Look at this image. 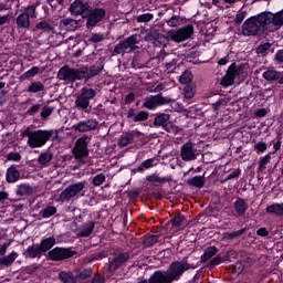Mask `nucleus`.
<instances>
[{
	"label": "nucleus",
	"mask_w": 283,
	"mask_h": 283,
	"mask_svg": "<svg viewBox=\"0 0 283 283\" xmlns=\"http://www.w3.org/2000/svg\"><path fill=\"white\" fill-rule=\"evenodd\" d=\"M269 30L264 11L248 18L241 25V34L243 36H264Z\"/></svg>",
	"instance_id": "obj_1"
},
{
	"label": "nucleus",
	"mask_w": 283,
	"mask_h": 283,
	"mask_svg": "<svg viewBox=\"0 0 283 283\" xmlns=\"http://www.w3.org/2000/svg\"><path fill=\"white\" fill-rule=\"evenodd\" d=\"M54 134H56V130L54 129L33 130L32 128L27 127L24 130H21L20 136L21 138H28L27 145H29L31 149H39L44 147V145H48V142L54 136Z\"/></svg>",
	"instance_id": "obj_2"
},
{
	"label": "nucleus",
	"mask_w": 283,
	"mask_h": 283,
	"mask_svg": "<svg viewBox=\"0 0 283 283\" xmlns=\"http://www.w3.org/2000/svg\"><path fill=\"white\" fill-rule=\"evenodd\" d=\"M94 98H96V90L87 86L82 87L80 94L75 97L74 109L83 114H90L92 112L91 103Z\"/></svg>",
	"instance_id": "obj_3"
},
{
	"label": "nucleus",
	"mask_w": 283,
	"mask_h": 283,
	"mask_svg": "<svg viewBox=\"0 0 283 283\" xmlns=\"http://www.w3.org/2000/svg\"><path fill=\"white\" fill-rule=\"evenodd\" d=\"M178 281L180 279H178L174 263H170L167 270H156L148 279V283H174Z\"/></svg>",
	"instance_id": "obj_4"
},
{
	"label": "nucleus",
	"mask_w": 283,
	"mask_h": 283,
	"mask_svg": "<svg viewBox=\"0 0 283 283\" xmlns=\"http://www.w3.org/2000/svg\"><path fill=\"white\" fill-rule=\"evenodd\" d=\"M59 81H65V83H76V81L85 80V72L82 69L70 67L65 64L57 72Z\"/></svg>",
	"instance_id": "obj_5"
},
{
	"label": "nucleus",
	"mask_w": 283,
	"mask_h": 283,
	"mask_svg": "<svg viewBox=\"0 0 283 283\" xmlns=\"http://www.w3.org/2000/svg\"><path fill=\"white\" fill-rule=\"evenodd\" d=\"M113 259L109 260L108 263V272L109 273H116L118 269H122V266H125L127 262H129L130 253L123 250V248H116L113 250Z\"/></svg>",
	"instance_id": "obj_6"
},
{
	"label": "nucleus",
	"mask_w": 283,
	"mask_h": 283,
	"mask_svg": "<svg viewBox=\"0 0 283 283\" xmlns=\"http://www.w3.org/2000/svg\"><path fill=\"white\" fill-rule=\"evenodd\" d=\"M105 17H107V11H105L104 8L91 7L83 18L86 19V29L94 30L98 23H103V21H105Z\"/></svg>",
	"instance_id": "obj_7"
},
{
	"label": "nucleus",
	"mask_w": 283,
	"mask_h": 283,
	"mask_svg": "<svg viewBox=\"0 0 283 283\" xmlns=\"http://www.w3.org/2000/svg\"><path fill=\"white\" fill-rule=\"evenodd\" d=\"M171 103H176V99L169 96H163V94L150 95L144 99L142 105V109H149V112H154L158 109V107L163 105H171Z\"/></svg>",
	"instance_id": "obj_8"
},
{
	"label": "nucleus",
	"mask_w": 283,
	"mask_h": 283,
	"mask_svg": "<svg viewBox=\"0 0 283 283\" xmlns=\"http://www.w3.org/2000/svg\"><path fill=\"white\" fill-rule=\"evenodd\" d=\"M74 255H78V252L73 248L55 247L48 252L46 260H51V262H63V260H70Z\"/></svg>",
	"instance_id": "obj_9"
},
{
	"label": "nucleus",
	"mask_w": 283,
	"mask_h": 283,
	"mask_svg": "<svg viewBox=\"0 0 283 283\" xmlns=\"http://www.w3.org/2000/svg\"><path fill=\"white\" fill-rule=\"evenodd\" d=\"M154 116L153 127H161L164 132H167L168 134H174L176 132V127L174 126V123H171L170 114L156 113Z\"/></svg>",
	"instance_id": "obj_10"
},
{
	"label": "nucleus",
	"mask_w": 283,
	"mask_h": 283,
	"mask_svg": "<svg viewBox=\"0 0 283 283\" xmlns=\"http://www.w3.org/2000/svg\"><path fill=\"white\" fill-rule=\"evenodd\" d=\"M87 181H78L76 184L70 185L66 187L59 196V202H67L72 200L75 196H78L81 191L85 189Z\"/></svg>",
	"instance_id": "obj_11"
},
{
	"label": "nucleus",
	"mask_w": 283,
	"mask_h": 283,
	"mask_svg": "<svg viewBox=\"0 0 283 283\" xmlns=\"http://www.w3.org/2000/svg\"><path fill=\"white\" fill-rule=\"evenodd\" d=\"M242 70H244L243 65H239L233 62L227 70L226 75L222 77L220 85L222 87H231L233 83H235V77L242 74Z\"/></svg>",
	"instance_id": "obj_12"
},
{
	"label": "nucleus",
	"mask_w": 283,
	"mask_h": 283,
	"mask_svg": "<svg viewBox=\"0 0 283 283\" xmlns=\"http://www.w3.org/2000/svg\"><path fill=\"white\" fill-rule=\"evenodd\" d=\"M90 140H92L90 136L83 135L75 142V146L73 148V156L76 160H81V158H87L90 156V150H87V145H90Z\"/></svg>",
	"instance_id": "obj_13"
},
{
	"label": "nucleus",
	"mask_w": 283,
	"mask_h": 283,
	"mask_svg": "<svg viewBox=\"0 0 283 283\" xmlns=\"http://www.w3.org/2000/svg\"><path fill=\"white\" fill-rule=\"evenodd\" d=\"M168 36L174 41V43H182L193 36V25L188 24L177 31L170 30L168 31Z\"/></svg>",
	"instance_id": "obj_14"
},
{
	"label": "nucleus",
	"mask_w": 283,
	"mask_h": 283,
	"mask_svg": "<svg viewBox=\"0 0 283 283\" xmlns=\"http://www.w3.org/2000/svg\"><path fill=\"white\" fill-rule=\"evenodd\" d=\"M91 8L90 0H74L69 7V12L72 17H82V19H85V14H87Z\"/></svg>",
	"instance_id": "obj_15"
},
{
	"label": "nucleus",
	"mask_w": 283,
	"mask_h": 283,
	"mask_svg": "<svg viewBox=\"0 0 283 283\" xmlns=\"http://www.w3.org/2000/svg\"><path fill=\"white\" fill-rule=\"evenodd\" d=\"M138 44V35L133 34L126 38L125 40L119 41L118 44L114 48V54H125V50H134Z\"/></svg>",
	"instance_id": "obj_16"
},
{
	"label": "nucleus",
	"mask_w": 283,
	"mask_h": 283,
	"mask_svg": "<svg viewBox=\"0 0 283 283\" xmlns=\"http://www.w3.org/2000/svg\"><path fill=\"white\" fill-rule=\"evenodd\" d=\"M98 127V122L94 118L86 120H81L72 126L73 132H78L80 134H86V132H94Z\"/></svg>",
	"instance_id": "obj_17"
},
{
	"label": "nucleus",
	"mask_w": 283,
	"mask_h": 283,
	"mask_svg": "<svg viewBox=\"0 0 283 283\" xmlns=\"http://www.w3.org/2000/svg\"><path fill=\"white\" fill-rule=\"evenodd\" d=\"M268 25H274L275 30L283 28V9L273 13L271 11H263Z\"/></svg>",
	"instance_id": "obj_18"
},
{
	"label": "nucleus",
	"mask_w": 283,
	"mask_h": 283,
	"mask_svg": "<svg viewBox=\"0 0 283 283\" xmlns=\"http://www.w3.org/2000/svg\"><path fill=\"white\" fill-rule=\"evenodd\" d=\"M268 25H274L275 30L283 28V9L273 13L271 11H263Z\"/></svg>",
	"instance_id": "obj_19"
},
{
	"label": "nucleus",
	"mask_w": 283,
	"mask_h": 283,
	"mask_svg": "<svg viewBox=\"0 0 283 283\" xmlns=\"http://www.w3.org/2000/svg\"><path fill=\"white\" fill-rule=\"evenodd\" d=\"M171 263L179 280L187 273V271H189V269H197L196 265L187 262V258L181 261H172Z\"/></svg>",
	"instance_id": "obj_20"
},
{
	"label": "nucleus",
	"mask_w": 283,
	"mask_h": 283,
	"mask_svg": "<svg viewBox=\"0 0 283 283\" xmlns=\"http://www.w3.org/2000/svg\"><path fill=\"white\" fill-rule=\"evenodd\" d=\"M126 118L132 123H145V120H149V112L140 111L136 114V109L129 108Z\"/></svg>",
	"instance_id": "obj_21"
},
{
	"label": "nucleus",
	"mask_w": 283,
	"mask_h": 283,
	"mask_svg": "<svg viewBox=\"0 0 283 283\" xmlns=\"http://www.w3.org/2000/svg\"><path fill=\"white\" fill-rule=\"evenodd\" d=\"M23 258H25V260H41V258H43V252L39 245V243L36 244H31L29 245L25 251L22 253Z\"/></svg>",
	"instance_id": "obj_22"
},
{
	"label": "nucleus",
	"mask_w": 283,
	"mask_h": 283,
	"mask_svg": "<svg viewBox=\"0 0 283 283\" xmlns=\"http://www.w3.org/2000/svg\"><path fill=\"white\" fill-rule=\"evenodd\" d=\"M180 157L185 163L196 160V151H193V143L187 142L181 146Z\"/></svg>",
	"instance_id": "obj_23"
},
{
	"label": "nucleus",
	"mask_w": 283,
	"mask_h": 283,
	"mask_svg": "<svg viewBox=\"0 0 283 283\" xmlns=\"http://www.w3.org/2000/svg\"><path fill=\"white\" fill-rule=\"evenodd\" d=\"M105 67V64L101 62L98 65H92L90 69L85 67L82 69V72H84V81L87 82L90 78H94V76H98L103 72Z\"/></svg>",
	"instance_id": "obj_24"
},
{
	"label": "nucleus",
	"mask_w": 283,
	"mask_h": 283,
	"mask_svg": "<svg viewBox=\"0 0 283 283\" xmlns=\"http://www.w3.org/2000/svg\"><path fill=\"white\" fill-rule=\"evenodd\" d=\"M263 78L269 82L276 81L279 85H283V72L275 70H268L263 72Z\"/></svg>",
	"instance_id": "obj_25"
},
{
	"label": "nucleus",
	"mask_w": 283,
	"mask_h": 283,
	"mask_svg": "<svg viewBox=\"0 0 283 283\" xmlns=\"http://www.w3.org/2000/svg\"><path fill=\"white\" fill-rule=\"evenodd\" d=\"M19 165H11L6 172V180L9 184L17 182L21 178V172H19Z\"/></svg>",
	"instance_id": "obj_26"
},
{
	"label": "nucleus",
	"mask_w": 283,
	"mask_h": 283,
	"mask_svg": "<svg viewBox=\"0 0 283 283\" xmlns=\"http://www.w3.org/2000/svg\"><path fill=\"white\" fill-rule=\"evenodd\" d=\"M95 227H96L95 221H88V222L84 223L81 227V229L78 230L76 237L77 238H90V235H92V233H94Z\"/></svg>",
	"instance_id": "obj_27"
},
{
	"label": "nucleus",
	"mask_w": 283,
	"mask_h": 283,
	"mask_svg": "<svg viewBox=\"0 0 283 283\" xmlns=\"http://www.w3.org/2000/svg\"><path fill=\"white\" fill-rule=\"evenodd\" d=\"M55 244H56V238L54 235L42 239L41 242L38 243L43 254L50 253V251H52V248Z\"/></svg>",
	"instance_id": "obj_28"
},
{
	"label": "nucleus",
	"mask_w": 283,
	"mask_h": 283,
	"mask_svg": "<svg viewBox=\"0 0 283 283\" xmlns=\"http://www.w3.org/2000/svg\"><path fill=\"white\" fill-rule=\"evenodd\" d=\"M61 30H65V32H74L78 28V21L72 18H65L60 21Z\"/></svg>",
	"instance_id": "obj_29"
},
{
	"label": "nucleus",
	"mask_w": 283,
	"mask_h": 283,
	"mask_svg": "<svg viewBox=\"0 0 283 283\" xmlns=\"http://www.w3.org/2000/svg\"><path fill=\"white\" fill-rule=\"evenodd\" d=\"M233 205L237 216H239V218H244V216H247V210L249 209L247 201L239 197Z\"/></svg>",
	"instance_id": "obj_30"
},
{
	"label": "nucleus",
	"mask_w": 283,
	"mask_h": 283,
	"mask_svg": "<svg viewBox=\"0 0 283 283\" xmlns=\"http://www.w3.org/2000/svg\"><path fill=\"white\" fill-rule=\"evenodd\" d=\"M138 132L130 130L122 134L120 138L118 139L119 147H127V145H132L134 143V138H136Z\"/></svg>",
	"instance_id": "obj_31"
},
{
	"label": "nucleus",
	"mask_w": 283,
	"mask_h": 283,
	"mask_svg": "<svg viewBox=\"0 0 283 283\" xmlns=\"http://www.w3.org/2000/svg\"><path fill=\"white\" fill-rule=\"evenodd\" d=\"M15 25L18 30H30V19L27 13L21 12L17 18H15Z\"/></svg>",
	"instance_id": "obj_32"
},
{
	"label": "nucleus",
	"mask_w": 283,
	"mask_h": 283,
	"mask_svg": "<svg viewBox=\"0 0 283 283\" xmlns=\"http://www.w3.org/2000/svg\"><path fill=\"white\" fill-rule=\"evenodd\" d=\"M28 94H41L45 92V84L41 81H32L27 88Z\"/></svg>",
	"instance_id": "obj_33"
},
{
	"label": "nucleus",
	"mask_w": 283,
	"mask_h": 283,
	"mask_svg": "<svg viewBox=\"0 0 283 283\" xmlns=\"http://www.w3.org/2000/svg\"><path fill=\"white\" fill-rule=\"evenodd\" d=\"M265 212L270 216H276V218H283V202L268 206Z\"/></svg>",
	"instance_id": "obj_34"
},
{
	"label": "nucleus",
	"mask_w": 283,
	"mask_h": 283,
	"mask_svg": "<svg viewBox=\"0 0 283 283\" xmlns=\"http://www.w3.org/2000/svg\"><path fill=\"white\" fill-rule=\"evenodd\" d=\"M34 193V188L30 184H21L17 187L15 195L20 198L32 196Z\"/></svg>",
	"instance_id": "obj_35"
},
{
	"label": "nucleus",
	"mask_w": 283,
	"mask_h": 283,
	"mask_svg": "<svg viewBox=\"0 0 283 283\" xmlns=\"http://www.w3.org/2000/svg\"><path fill=\"white\" fill-rule=\"evenodd\" d=\"M205 182H207V180L205 179V176H200V175L189 178L187 180V185L189 187H196L197 189H202V187H205Z\"/></svg>",
	"instance_id": "obj_36"
},
{
	"label": "nucleus",
	"mask_w": 283,
	"mask_h": 283,
	"mask_svg": "<svg viewBox=\"0 0 283 283\" xmlns=\"http://www.w3.org/2000/svg\"><path fill=\"white\" fill-rule=\"evenodd\" d=\"M146 180H147V182H154V184L157 182L159 185H165V182H171L172 177H171V175H168L166 177H160L158 175L153 174V175L147 176Z\"/></svg>",
	"instance_id": "obj_37"
},
{
	"label": "nucleus",
	"mask_w": 283,
	"mask_h": 283,
	"mask_svg": "<svg viewBox=\"0 0 283 283\" xmlns=\"http://www.w3.org/2000/svg\"><path fill=\"white\" fill-rule=\"evenodd\" d=\"M39 4L32 3L29 4L28 7H21L20 12L23 14H27L29 19H36L39 17V13L36 12V8Z\"/></svg>",
	"instance_id": "obj_38"
},
{
	"label": "nucleus",
	"mask_w": 283,
	"mask_h": 283,
	"mask_svg": "<svg viewBox=\"0 0 283 283\" xmlns=\"http://www.w3.org/2000/svg\"><path fill=\"white\" fill-rule=\"evenodd\" d=\"M17 258H19V254L14 251H12L10 254L0 258V266H12V264H14V260H17Z\"/></svg>",
	"instance_id": "obj_39"
},
{
	"label": "nucleus",
	"mask_w": 283,
	"mask_h": 283,
	"mask_svg": "<svg viewBox=\"0 0 283 283\" xmlns=\"http://www.w3.org/2000/svg\"><path fill=\"white\" fill-rule=\"evenodd\" d=\"M156 159L155 158H149L144 160L137 168L133 169V171L143 174L145 169H151V167H156Z\"/></svg>",
	"instance_id": "obj_40"
},
{
	"label": "nucleus",
	"mask_w": 283,
	"mask_h": 283,
	"mask_svg": "<svg viewBox=\"0 0 283 283\" xmlns=\"http://www.w3.org/2000/svg\"><path fill=\"white\" fill-rule=\"evenodd\" d=\"M216 253H218V248L216 245L208 247L201 255V264L209 262V260H211Z\"/></svg>",
	"instance_id": "obj_41"
},
{
	"label": "nucleus",
	"mask_w": 283,
	"mask_h": 283,
	"mask_svg": "<svg viewBox=\"0 0 283 283\" xmlns=\"http://www.w3.org/2000/svg\"><path fill=\"white\" fill-rule=\"evenodd\" d=\"M59 277L63 283H77L76 274H74L72 271H62L59 273Z\"/></svg>",
	"instance_id": "obj_42"
},
{
	"label": "nucleus",
	"mask_w": 283,
	"mask_h": 283,
	"mask_svg": "<svg viewBox=\"0 0 283 283\" xmlns=\"http://www.w3.org/2000/svg\"><path fill=\"white\" fill-rule=\"evenodd\" d=\"M92 268H86L80 271H76L75 273V280L76 282H81L83 280H90L92 277Z\"/></svg>",
	"instance_id": "obj_43"
},
{
	"label": "nucleus",
	"mask_w": 283,
	"mask_h": 283,
	"mask_svg": "<svg viewBox=\"0 0 283 283\" xmlns=\"http://www.w3.org/2000/svg\"><path fill=\"white\" fill-rule=\"evenodd\" d=\"M227 260H229V255L218 254L217 256L211 259V261L208 263V266L209 269H213L214 266L222 264V262H227Z\"/></svg>",
	"instance_id": "obj_44"
},
{
	"label": "nucleus",
	"mask_w": 283,
	"mask_h": 283,
	"mask_svg": "<svg viewBox=\"0 0 283 283\" xmlns=\"http://www.w3.org/2000/svg\"><path fill=\"white\" fill-rule=\"evenodd\" d=\"M158 238H160L158 234H150V235L144 237L143 244L145 249H151L154 244H157Z\"/></svg>",
	"instance_id": "obj_45"
},
{
	"label": "nucleus",
	"mask_w": 283,
	"mask_h": 283,
	"mask_svg": "<svg viewBox=\"0 0 283 283\" xmlns=\"http://www.w3.org/2000/svg\"><path fill=\"white\" fill-rule=\"evenodd\" d=\"M52 158H54V155L51 151H44L39 155L38 163L45 166L52 161Z\"/></svg>",
	"instance_id": "obj_46"
},
{
	"label": "nucleus",
	"mask_w": 283,
	"mask_h": 283,
	"mask_svg": "<svg viewBox=\"0 0 283 283\" xmlns=\"http://www.w3.org/2000/svg\"><path fill=\"white\" fill-rule=\"evenodd\" d=\"M193 81V73L189 70H186L180 76H179V83L181 85H189Z\"/></svg>",
	"instance_id": "obj_47"
},
{
	"label": "nucleus",
	"mask_w": 283,
	"mask_h": 283,
	"mask_svg": "<svg viewBox=\"0 0 283 283\" xmlns=\"http://www.w3.org/2000/svg\"><path fill=\"white\" fill-rule=\"evenodd\" d=\"M41 69H39V66H32L30 70H28L27 72H24L20 78L22 81H29V78H34V76H36V74H39Z\"/></svg>",
	"instance_id": "obj_48"
},
{
	"label": "nucleus",
	"mask_w": 283,
	"mask_h": 283,
	"mask_svg": "<svg viewBox=\"0 0 283 283\" xmlns=\"http://www.w3.org/2000/svg\"><path fill=\"white\" fill-rule=\"evenodd\" d=\"M109 251L108 250H102L99 252H96L90 256V262H97L99 260H105V258H108Z\"/></svg>",
	"instance_id": "obj_49"
},
{
	"label": "nucleus",
	"mask_w": 283,
	"mask_h": 283,
	"mask_svg": "<svg viewBox=\"0 0 283 283\" xmlns=\"http://www.w3.org/2000/svg\"><path fill=\"white\" fill-rule=\"evenodd\" d=\"M244 233H247V228H242L232 232H226L224 238L226 240H235V238H240L241 235H244Z\"/></svg>",
	"instance_id": "obj_50"
},
{
	"label": "nucleus",
	"mask_w": 283,
	"mask_h": 283,
	"mask_svg": "<svg viewBox=\"0 0 283 283\" xmlns=\"http://www.w3.org/2000/svg\"><path fill=\"white\" fill-rule=\"evenodd\" d=\"M184 96L188 101H191V98H193V96H196V88L193 87V85L186 84V86L184 87Z\"/></svg>",
	"instance_id": "obj_51"
},
{
	"label": "nucleus",
	"mask_w": 283,
	"mask_h": 283,
	"mask_svg": "<svg viewBox=\"0 0 283 283\" xmlns=\"http://www.w3.org/2000/svg\"><path fill=\"white\" fill-rule=\"evenodd\" d=\"M269 163H271V153L260 158L258 171H264Z\"/></svg>",
	"instance_id": "obj_52"
},
{
	"label": "nucleus",
	"mask_w": 283,
	"mask_h": 283,
	"mask_svg": "<svg viewBox=\"0 0 283 283\" xmlns=\"http://www.w3.org/2000/svg\"><path fill=\"white\" fill-rule=\"evenodd\" d=\"M242 176V169H233L224 179L223 182H229V180H238Z\"/></svg>",
	"instance_id": "obj_53"
},
{
	"label": "nucleus",
	"mask_w": 283,
	"mask_h": 283,
	"mask_svg": "<svg viewBox=\"0 0 283 283\" xmlns=\"http://www.w3.org/2000/svg\"><path fill=\"white\" fill-rule=\"evenodd\" d=\"M35 30H42V32H52V24L43 20L35 24Z\"/></svg>",
	"instance_id": "obj_54"
},
{
	"label": "nucleus",
	"mask_w": 283,
	"mask_h": 283,
	"mask_svg": "<svg viewBox=\"0 0 283 283\" xmlns=\"http://www.w3.org/2000/svg\"><path fill=\"white\" fill-rule=\"evenodd\" d=\"M56 213V207L54 206H46L44 210L41 211L42 218H52V216H55Z\"/></svg>",
	"instance_id": "obj_55"
},
{
	"label": "nucleus",
	"mask_w": 283,
	"mask_h": 283,
	"mask_svg": "<svg viewBox=\"0 0 283 283\" xmlns=\"http://www.w3.org/2000/svg\"><path fill=\"white\" fill-rule=\"evenodd\" d=\"M53 112H54V108H52L48 105H44L41 108V113H40V116H41L42 120H46V118H50V116H52Z\"/></svg>",
	"instance_id": "obj_56"
},
{
	"label": "nucleus",
	"mask_w": 283,
	"mask_h": 283,
	"mask_svg": "<svg viewBox=\"0 0 283 283\" xmlns=\"http://www.w3.org/2000/svg\"><path fill=\"white\" fill-rule=\"evenodd\" d=\"M154 20V13H143L137 17V23H149Z\"/></svg>",
	"instance_id": "obj_57"
},
{
	"label": "nucleus",
	"mask_w": 283,
	"mask_h": 283,
	"mask_svg": "<svg viewBox=\"0 0 283 283\" xmlns=\"http://www.w3.org/2000/svg\"><path fill=\"white\" fill-rule=\"evenodd\" d=\"M271 46H272V44L269 42L260 44L256 48V54H262V56H264V54H266L269 52V50H271Z\"/></svg>",
	"instance_id": "obj_58"
},
{
	"label": "nucleus",
	"mask_w": 283,
	"mask_h": 283,
	"mask_svg": "<svg viewBox=\"0 0 283 283\" xmlns=\"http://www.w3.org/2000/svg\"><path fill=\"white\" fill-rule=\"evenodd\" d=\"M182 222H185L184 214H176L174 218L170 219V223L172 224V227H176V228L180 227Z\"/></svg>",
	"instance_id": "obj_59"
},
{
	"label": "nucleus",
	"mask_w": 283,
	"mask_h": 283,
	"mask_svg": "<svg viewBox=\"0 0 283 283\" xmlns=\"http://www.w3.org/2000/svg\"><path fill=\"white\" fill-rule=\"evenodd\" d=\"M93 185L94 187H101V185H103V182H105V174L101 172L98 175H96L95 177H93Z\"/></svg>",
	"instance_id": "obj_60"
},
{
	"label": "nucleus",
	"mask_w": 283,
	"mask_h": 283,
	"mask_svg": "<svg viewBox=\"0 0 283 283\" xmlns=\"http://www.w3.org/2000/svg\"><path fill=\"white\" fill-rule=\"evenodd\" d=\"M7 160H10L12 163H20L21 154L17 151H11L7 155Z\"/></svg>",
	"instance_id": "obj_61"
},
{
	"label": "nucleus",
	"mask_w": 283,
	"mask_h": 283,
	"mask_svg": "<svg viewBox=\"0 0 283 283\" xmlns=\"http://www.w3.org/2000/svg\"><path fill=\"white\" fill-rule=\"evenodd\" d=\"M254 149L256 151V154H264V151H266L268 146L266 143L264 142H259L254 145Z\"/></svg>",
	"instance_id": "obj_62"
},
{
	"label": "nucleus",
	"mask_w": 283,
	"mask_h": 283,
	"mask_svg": "<svg viewBox=\"0 0 283 283\" xmlns=\"http://www.w3.org/2000/svg\"><path fill=\"white\" fill-rule=\"evenodd\" d=\"M244 19H247V11H239L234 18V23L240 25Z\"/></svg>",
	"instance_id": "obj_63"
},
{
	"label": "nucleus",
	"mask_w": 283,
	"mask_h": 283,
	"mask_svg": "<svg viewBox=\"0 0 283 283\" xmlns=\"http://www.w3.org/2000/svg\"><path fill=\"white\" fill-rule=\"evenodd\" d=\"M41 111V104H34L27 111V116H34L38 112Z\"/></svg>",
	"instance_id": "obj_64"
}]
</instances>
